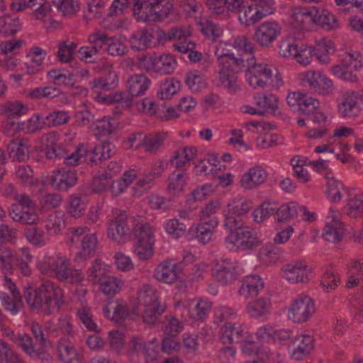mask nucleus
I'll return each instance as SVG.
<instances>
[{"label": "nucleus", "mask_w": 363, "mask_h": 363, "mask_svg": "<svg viewBox=\"0 0 363 363\" xmlns=\"http://www.w3.org/2000/svg\"><path fill=\"white\" fill-rule=\"evenodd\" d=\"M272 215L276 216V205L272 203L261 204L252 213L254 220L257 223H262Z\"/></svg>", "instance_id": "obj_58"}, {"label": "nucleus", "mask_w": 363, "mask_h": 363, "mask_svg": "<svg viewBox=\"0 0 363 363\" xmlns=\"http://www.w3.org/2000/svg\"><path fill=\"white\" fill-rule=\"evenodd\" d=\"M358 94L354 91H347L342 95V100L337 106V111L343 118H354L359 113Z\"/></svg>", "instance_id": "obj_17"}, {"label": "nucleus", "mask_w": 363, "mask_h": 363, "mask_svg": "<svg viewBox=\"0 0 363 363\" xmlns=\"http://www.w3.org/2000/svg\"><path fill=\"white\" fill-rule=\"evenodd\" d=\"M154 277L159 281L172 284L178 279V266L171 261L160 263L154 271Z\"/></svg>", "instance_id": "obj_19"}, {"label": "nucleus", "mask_w": 363, "mask_h": 363, "mask_svg": "<svg viewBox=\"0 0 363 363\" xmlns=\"http://www.w3.org/2000/svg\"><path fill=\"white\" fill-rule=\"evenodd\" d=\"M184 328L183 324L174 316L166 315L164 320V332L169 336H177Z\"/></svg>", "instance_id": "obj_63"}, {"label": "nucleus", "mask_w": 363, "mask_h": 363, "mask_svg": "<svg viewBox=\"0 0 363 363\" xmlns=\"http://www.w3.org/2000/svg\"><path fill=\"white\" fill-rule=\"evenodd\" d=\"M47 55L45 50L38 46L31 48L27 54L30 62L26 63V73L34 74L43 69L44 60Z\"/></svg>", "instance_id": "obj_21"}, {"label": "nucleus", "mask_w": 363, "mask_h": 363, "mask_svg": "<svg viewBox=\"0 0 363 363\" xmlns=\"http://www.w3.org/2000/svg\"><path fill=\"white\" fill-rule=\"evenodd\" d=\"M53 5L64 16L72 18L79 11V4L75 0H52Z\"/></svg>", "instance_id": "obj_44"}, {"label": "nucleus", "mask_w": 363, "mask_h": 363, "mask_svg": "<svg viewBox=\"0 0 363 363\" xmlns=\"http://www.w3.org/2000/svg\"><path fill=\"white\" fill-rule=\"evenodd\" d=\"M159 302V294L157 290L149 284L143 285L138 293V307L156 304Z\"/></svg>", "instance_id": "obj_32"}, {"label": "nucleus", "mask_w": 363, "mask_h": 363, "mask_svg": "<svg viewBox=\"0 0 363 363\" xmlns=\"http://www.w3.org/2000/svg\"><path fill=\"white\" fill-rule=\"evenodd\" d=\"M21 27L18 18H11L9 16L0 17V35L3 37L15 35Z\"/></svg>", "instance_id": "obj_41"}, {"label": "nucleus", "mask_w": 363, "mask_h": 363, "mask_svg": "<svg viewBox=\"0 0 363 363\" xmlns=\"http://www.w3.org/2000/svg\"><path fill=\"white\" fill-rule=\"evenodd\" d=\"M121 281L117 278L111 276H106L100 284V290L106 295H114L119 292L121 287Z\"/></svg>", "instance_id": "obj_55"}, {"label": "nucleus", "mask_w": 363, "mask_h": 363, "mask_svg": "<svg viewBox=\"0 0 363 363\" xmlns=\"http://www.w3.org/2000/svg\"><path fill=\"white\" fill-rule=\"evenodd\" d=\"M5 284L11 293V296H6L4 297V306L5 309L9 311L12 314H16L18 311V308L22 305V297L18 290H16V285L11 280L5 277Z\"/></svg>", "instance_id": "obj_24"}, {"label": "nucleus", "mask_w": 363, "mask_h": 363, "mask_svg": "<svg viewBox=\"0 0 363 363\" xmlns=\"http://www.w3.org/2000/svg\"><path fill=\"white\" fill-rule=\"evenodd\" d=\"M217 162L215 156L212 155L211 159L201 160L195 166L196 174L198 175H208L209 174L217 173L220 171V167L217 168L216 164L214 163Z\"/></svg>", "instance_id": "obj_52"}, {"label": "nucleus", "mask_w": 363, "mask_h": 363, "mask_svg": "<svg viewBox=\"0 0 363 363\" xmlns=\"http://www.w3.org/2000/svg\"><path fill=\"white\" fill-rule=\"evenodd\" d=\"M130 233L128 216L125 211L121 212L108 223V236L117 244L126 242L130 238Z\"/></svg>", "instance_id": "obj_7"}, {"label": "nucleus", "mask_w": 363, "mask_h": 363, "mask_svg": "<svg viewBox=\"0 0 363 363\" xmlns=\"http://www.w3.org/2000/svg\"><path fill=\"white\" fill-rule=\"evenodd\" d=\"M9 157L13 160L26 161L28 158V147L21 138L12 140L7 146Z\"/></svg>", "instance_id": "obj_29"}, {"label": "nucleus", "mask_w": 363, "mask_h": 363, "mask_svg": "<svg viewBox=\"0 0 363 363\" xmlns=\"http://www.w3.org/2000/svg\"><path fill=\"white\" fill-rule=\"evenodd\" d=\"M250 208V203L245 201L228 204L223 222L224 229L231 230L235 226L244 225L243 218L247 216Z\"/></svg>", "instance_id": "obj_10"}, {"label": "nucleus", "mask_w": 363, "mask_h": 363, "mask_svg": "<svg viewBox=\"0 0 363 363\" xmlns=\"http://www.w3.org/2000/svg\"><path fill=\"white\" fill-rule=\"evenodd\" d=\"M167 138V133L164 132L157 133L155 135H146L145 142V150L151 153L156 152L157 150L163 145Z\"/></svg>", "instance_id": "obj_59"}, {"label": "nucleus", "mask_w": 363, "mask_h": 363, "mask_svg": "<svg viewBox=\"0 0 363 363\" xmlns=\"http://www.w3.org/2000/svg\"><path fill=\"white\" fill-rule=\"evenodd\" d=\"M294 343L297 345L291 354V357L296 361L307 356L313 348V338L309 335L296 337Z\"/></svg>", "instance_id": "obj_28"}, {"label": "nucleus", "mask_w": 363, "mask_h": 363, "mask_svg": "<svg viewBox=\"0 0 363 363\" xmlns=\"http://www.w3.org/2000/svg\"><path fill=\"white\" fill-rule=\"evenodd\" d=\"M25 230V235L29 242L35 246L41 247L45 245V235L43 230L32 225Z\"/></svg>", "instance_id": "obj_56"}, {"label": "nucleus", "mask_w": 363, "mask_h": 363, "mask_svg": "<svg viewBox=\"0 0 363 363\" xmlns=\"http://www.w3.org/2000/svg\"><path fill=\"white\" fill-rule=\"evenodd\" d=\"M27 8L31 9L36 13V18L42 20L51 11L50 3L45 0H17L11 4V10L19 12Z\"/></svg>", "instance_id": "obj_14"}, {"label": "nucleus", "mask_w": 363, "mask_h": 363, "mask_svg": "<svg viewBox=\"0 0 363 363\" xmlns=\"http://www.w3.org/2000/svg\"><path fill=\"white\" fill-rule=\"evenodd\" d=\"M21 257L16 255L12 264V268L15 267L20 271L24 276H28L30 274L29 262L32 259V255H30L26 248L21 249Z\"/></svg>", "instance_id": "obj_47"}, {"label": "nucleus", "mask_w": 363, "mask_h": 363, "mask_svg": "<svg viewBox=\"0 0 363 363\" xmlns=\"http://www.w3.org/2000/svg\"><path fill=\"white\" fill-rule=\"evenodd\" d=\"M233 47L242 51L240 57H235L233 53H219L216 51L220 62L221 67L218 72L220 86L235 93L239 89L238 73L245 70V78L254 89H278L283 84L281 76L277 70L273 73L269 65L257 63L254 56L255 45L245 35L238 36Z\"/></svg>", "instance_id": "obj_1"}, {"label": "nucleus", "mask_w": 363, "mask_h": 363, "mask_svg": "<svg viewBox=\"0 0 363 363\" xmlns=\"http://www.w3.org/2000/svg\"><path fill=\"white\" fill-rule=\"evenodd\" d=\"M267 177V173L261 167H252L242 177L240 184L246 189H251L263 184Z\"/></svg>", "instance_id": "obj_23"}, {"label": "nucleus", "mask_w": 363, "mask_h": 363, "mask_svg": "<svg viewBox=\"0 0 363 363\" xmlns=\"http://www.w3.org/2000/svg\"><path fill=\"white\" fill-rule=\"evenodd\" d=\"M137 242L143 243H155L153 231L149 223L142 221L137 222L133 229Z\"/></svg>", "instance_id": "obj_33"}, {"label": "nucleus", "mask_w": 363, "mask_h": 363, "mask_svg": "<svg viewBox=\"0 0 363 363\" xmlns=\"http://www.w3.org/2000/svg\"><path fill=\"white\" fill-rule=\"evenodd\" d=\"M118 85V76L114 72H109L103 77L94 79L90 82V86L95 92L101 91H111Z\"/></svg>", "instance_id": "obj_31"}, {"label": "nucleus", "mask_w": 363, "mask_h": 363, "mask_svg": "<svg viewBox=\"0 0 363 363\" xmlns=\"http://www.w3.org/2000/svg\"><path fill=\"white\" fill-rule=\"evenodd\" d=\"M315 7L310 9H296L292 13V18L298 26L305 27L306 26L314 23Z\"/></svg>", "instance_id": "obj_54"}, {"label": "nucleus", "mask_w": 363, "mask_h": 363, "mask_svg": "<svg viewBox=\"0 0 363 363\" xmlns=\"http://www.w3.org/2000/svg\"><path fill=\"white\" fill-rule=\"evenodd\" d=\"M18 203L12 204L8 210L11 219L23 225H35L39 220L36 204L30 196L24 194L16 196Z\"/></svg>", "instance_id": "obj_5"}, {"label": "nucleus", "mask_w": 363, "mask_h": 363, "mask_svg": "<svg viewBox=\"0 0 363 363\" xmlns=\"http://www.w3.org/2000/svg\"><path fill=\"white\" fill-rule=\"evenodd\" d=\"M152 39V33L147 28H143L131 33L128 41L133 50L144 51L150 47Z\"/></svg>", "instance_id": "obj_25"}, {"label": "nucleus", "mask_w": 363, "mask_h": 363, "mask_svg": "<svg viewBox=\"0 0 363 363\" xmlns=\"http://www.w3.org/2000/svg\"><path fill=\"white\" fill-rule=\"evenodd\" d=\"M212 305L208 300L201 299L193 308H189V315L194 320H204L208 315Z\"/></svg>", "instance_id": "obj_51"}, {"label": "nucleus", "mask_w": 363, "mask_h": 363, "mask_svg": "<svg viewBox=\"0 0 363 363\" xmlns=\"http://www.w3.org/2000/svg\"><path fill=\"white\" fill-rule=\"evenodd\" d=\"M196 152L194 147H184L177 150L170 160L171 164L174 165L177 168H182L194 159Z\"/></svg>", "instance_id": "obj_34"}, {"label": "nucleus", "mask_w": 363, "mask_h": 363, "mask_svg": "<svg viewBox=\"0 0 363 363\" xmlns=\"http://www.w3.org/2000/svg\"><path fill=\"white\" fill-rule=\"evenodd\" d=\"M284 277L292 283L304 282L308 280L305 268L288 264L284 269Z\"/></svg>", "instance_id": "obj_46"}, {"label": "nucleus", "mask_w": 363, "mask_h": 363, "mask_svg": "<svg viewBox=\"0 0 363 363\" xmlns=\"http://www.w3.org/2000/svg\"><path fill=\"white\" fill-rule=\"evenodd\" d=\"M46 229L49 233L58 234L65 226V214L62 211H55L50 214L46 221Z\"/></svg>", "instance_id": "obj_39"}, {"label": "nucleus", "mask_w": 363, "mask_h": 363, "mask_svg": "<svg viewBox=\"0 0 363 363\" xmlns=\"http://www.w3.org/2000/svg\"><path fill=\"white\" fill-rule=\"evenodd\" d=\"M86 203L79 196L72 195L69 198L67 212L74 218H79L84 214Z\"/></svg>", "instance_id": "obj_57"}, {"label": "nucleus", "mask_w": 363, "mask_h": 363, "mask_svg": "<svg viewBox=\"0 0 363 363\" xmlns=\"http://www.w3.org/2000/svg\"><path fill=\"white\" fill-rule=\"evenodd\" d=\"M48 159L63 160V163L68 166H76L79 164L84 157L83 149L78 147L74 152L69 153L68 151L63 148L58 150L57 154L53 150L48 152Z\"/></svg>", "instance_id": "obj_26"}, {"label": "nucleus", "mask_w": 363, "mask_h": 363, "mask_svg": "<svg viewBox=\"0 0 363 363\" xmlns=\"http://www.w3.org/2000/svg\"><path fill=\"white\" fill-rule=\"evenodd\" d=\"M76 172L70 169L61 168L55 171L51 176L52 186L59 191H67L77 182Z\"/></svg>", "instance_id": "obj_16"}, {"label": "nucleus", "mask_w": 363, "mask_h": 363, "mask_svg": "<svg viewBox=\"0 0 363 363\" xmlns=\"http://www.w3.org/2000/svg\"><path fill=\"white\" fill-rule=\"evenodd\" d=\"M242 335V328L240 326L235 327L230 323H225L221 328V340L224 344L238 342Z\"/></svg>", "instance_id": "obj_36"}, {"label": "nucleus", "mask_w": 363, "mask_h": 363, "mask_svg": "<svg viewBox=\"0 0 363 363\" xmlns=\"http://www.w3.org/2000/svg\"><path fill=\"white\" fill-rule=\"evenodd\" d=\"M297 216H301L307 221H312L315 218L314 213L308 212L305 206H301L296 202L283 204L279 208L276 207L275 220L278 223L286 221Z\"/></svg>", "instance_id": "obj_12"}, {"label": "nucleus", "mask_w": 363, "mask_h": 363, "mask_svg": "<svg viewBox=\"0 0 363 363\" xmlns=\"http://www.w3.org/2000/svg\"><path fill=\"white\" fill-rule=\"evenodd\" d=\"M176 60L171 55H162L157 57L156 72L169 74L172 73L176 67Z\"/></svg>", "instance_id": "obj_53"}, {"label": "nucleus", "mask_w": 363, "mask_h": 363, "mask_svg": "<svg viewBox=\"0 0 363 363\" xmlns=\"http://www.w3.org/2000/svg\"><path fill=\"white\" fill-rule=\"evenodd\" d=\"M315 311L313 299L308 296H301L293 301L288 315L293 322L301 323L308 320Z\"/></svg>", "instance_id": "obj_8"}, {"label": "nucleus", "mask_w": 363, "mask_h": 363, "mask_svg": "<svg viewBox=\"0 0 363 363\" xmlns=\"http://www.w3.org/2000/svg\"><path fill=\"white\" fill-rule=\"evenodd\" d=\"M137 310L138 313H141L144 323L150 325H153L161 314L165 311L166 306L157 303L156 304L137 308Z\"/></svg>", "instance_id": "obj_30"}, {"label": "nucleus", "mask_w": 363, "mask_h": 363, "mask_svg": "<svg viewBox=\"0 0 363 363\" xmlns=\"http://www.w3.org/2000/svg\"><path fill=\"white\" fill-rule=\"evenodd\" d=\"M331 70L335 76L350 82L357 81V77L353 73V70L350 69L343 62L340 65H334L331 67Z\"/></svg>", "instance_id": "obj_64"}, {"label": "nucleus", "mask_w": 363, "mask_h": 363, "mask_svg": "<svg viewBox=\"0 0 363 363\" xmlns=\"http://www.w3.org/2000/svg\"><path fill=\"white\" fill-rule=\"evenodd\" d=\"M314 23L318 24L328 30L338 27V22L335 15L327 11H320L315 7Z\"/></svg>", "instance_id": "obj_40"}, {"label": "nucleus", "mask_w": 363, "mask_h": 363, "mask_svg": "<svg viewBox=\"0 0 363 363\" xmlns=\"http://www.w3.org/2000/svg\"><path fill=\"white\" fill-rule=\"evenodd\" d=\"M225 230L229 233L225 241L240 250H253L261 244L255 230L249 226L241 225Z\"/></svg>", "instance_id": "obj_6"}, {"label": "nucleus", "mask_w": 363, "mask_h": 363, "mask_svg": "<svg viewBox=\"0 0 363 363\" xmlns=\"http://www.w3.org/2000/svg\"><path fill=\"white\" fill-rule=\"evenodd\" d=\"M105 50L113 56H123L126 53L127 48L115 36L108 35Z\"/></svg>", "instance_id": "obj_62"}, {"label": "nucleus", "mask_w": 363, "mask_h": 363, "mask_svg": "<svg viewBox=\"0 0 363 363\" xmlns=\"http://www.w3.org/2000/svg\"><path fill=\"white\" fill-rule=\"evenodd\" d=\"M218 223V219L213 218L208 221H201L200 224L192 225L189 230V239L191 240L194 237L203 245L208 243L212 238L213 230Z\"/></svg>", "instance_id": "obj_15"}, {"label": "nucleus", "mask_w": 363, "mask_h": 363, "mask_svg": "<svg viewBox=\"0 0 363 363\" xmlns=\"http://www.w3.org/2000/svg\"><path fill=\"white\" fill-rule=\"evenodd\" d=\"M267 14L269 13L263 11L262 9L259 11L257 6L243 4L238 13V18L242 24H245L246 26H250L260 21Z\"/></svg>", "instance_id": "obj_27"}, {"label": "nucleus", "mask_w": 363, "mask_h": 363, "mask_svg": "<svg viewBox=\"0 0 363 363\" xmlns=\"http://www.w3.org/2000/svg\"><path fill=\"white\" fill-rule=\"evenodd\" d=\"M107 276L105 266L99 259H95L88 269L87 279L94 284H99Z\"/></svg>", "instance_id": "obj_50"}, {"label": "nucleus", "mask_w": 363, "mask_h": 363, "mask_svg": "<svg viewBox=\"0 0 363 363\" xmlns=\"http://www.w3.org/2000/svg\"><path fill=\"white\" fill-rule=\"evenodd\" d=\"M26 111L27 108L18 101H8L1 106V114L8 119L19 118Z\"/></svg>", "instance_id": "obj_45"}, {"label": "nucleus", "mask_w": 363, "mask_h": 363, "mask_svg": "<svg viewBox=\"0 0 363 363\" xmlns=\"http://www.w3.org/2000/svg\"><path fill=\"white\" fill-rule=\"evenodd\" d=\"M41 273L55 277L61 282L78 284L84 279L80 269L71 268L69 259L61 255L45 257L38 264Z\"/></svg>", "instance_id": "obj_3"}, {"label": "nucleus", "mask_w": 363, "mask_h": 363, "mask_svg": "<svg viewBox=\"0 0 363 363\" xmlns=\"http://www.w3.org/2000/svg\"><path fill=\"white\" fill-rule=\"evenodd\" d=\"M62 296V291L50 281H44L38 288L29 286L24 290V298L30 308L46 315L59 310Z\"/></svg>", "instance_id": "obj_2"}, {"label": "nucleus", "mask_w": 363, "mask_h": 363, "mask_svg": "<svg viewBox=\"0 0 363 363\" xmlns=\"http://www.w3.org/2000/svg\"><path fill=\"white\" fill-rule=\"evenodd\" d=\"M301 80L303 86L318 94L328 95L334 90L332 80L320 72L310 70L303 73Z\"/></svg>", "instance_id": "obj_9"}, {"label": "nucleus", "mask_w": 363, "mask_h": 363, "mask_svg": "<svg viewBox=\"0 0 363 363\" xmlns=\"http://www.w3.org/2000/svg\"><path fill=\"white\" fill-rule=\"evenodd\" d=\"M77 44L69 40L63 41L58 45L57 57L62 63H67L72 60Z\"/></svg>", "instance_id": "obj_43"}, {"label": "nucleus", "mask_w": 363, "mask_h": 363, "mask_svg": "<svg viewBox=\"0 0 363 363\" xmlns=\"http://www.w3.org/2000/svg\"><path fill=\"white\" fill-rule=\"evenodd\" d=\"M180 86V82L173 78L165 80L160 84L159 94L161 96V99H169L179 90Z\"/></svg>", "instance_id": "obj_61"}, {"label": "nucleus", "mask_w": 363, "mask_h": 363, "mask_svg": "<svg viewBox=\"0 0 363 363\" xmlns=\"http://www.w3.org/2000/svg\"><path fill=\"white\" fill-rule=\"evenodd\" d=\"M315 55H318L315 48L301 43L298 46L297 53L295 55L294 58L299 64L307 65Z\"/></svg>", "instance_id": "obj_60"}, {"label": "nucleus", "mask_w": 363, "mask_h": 363, "mask_svg": "<svg viewBox=\"0 0 363 363\" xmlns=\"http://www.w3.org/2000/svg\"><path fill=\"white\" fill-rule=\"evenodd\" d=\"M186 184V177L183 172H174L169 177L168 191L173 194L182 192Z\"/></svg>", "instance_id": "obj_48"}, {"label": "nucleus", "mask_w": 363, "mask_h": 363, "mask_svg": "<svg viewBox=\"0 0 363 363\" xmlns=\"http://www.w3.org/2000/svg\"><path fill=\"white\" fill-rule=\"evenodd\" d=\"M270 302L267 298H259L249 302L246 306L247 313L253 318L262 317L267 313Z\"/></svg>", "instance_id": "obj_42"}, {"label": "nucleus", "mask_w": 363, "mask_h": 363, "mask_svg": "<svg viewBox=\"0 0 363 363\" xmlns=\"http://www.w3.org/2000/svg\"><path fill=\"white\" fill-rule=\"evenodd\" d=\"M150 79L144 74H133L127 80V91L131 97L143 95L149 89Z\"/></svg>", "instance_id": "obj_20"}, {"label": "nucleus", "mask_w": 363, "mask_h": 363, "mask_svg": "<svg viewBox=\"0 0 363 363\" xmlns=\"http://www.w3.org/2000/svg\"><path fill=\"white\" fill-rule=\"evenodd\" d=\"M184 82L192 91H198L206 86L203 75L198 70L187 72Z\"/></svg>", "instance_id": "obj_49"}, {"label": "nucleus", "mask_w": 363, "mask_h": 363, "mask_svg": "<svg viewBox=\"0 0 363 363\" xmlns=\"http://www.w3.org/2000/svg\"><path fill=\"white\" fill-rule=\"evenodd\" d=\"M281 28L275 22H264L255 30L254 40L262 47L268 48L280 35Z\"/></svg>", "instance_id": "obj_13"}, {"label": "nucleus", "mask_w": 363, "mask_h": 363, "mask_svg": "<svg viewBox=\"0 0 363 363\" xmlns=\"http://www.w3.org/2000/svg\"><path fill=\"white\" fill-rule=\"evenodd\" d=\"M11 340L29 357L35 350L32 337L27 333H14L11 332Z\"/></svg>", "instance_id": "obj_38"}, {"label": "nucleus", "mask_w": 363, "mask_h": 363, "mask_svg": "<svg viewBox=\"0 0 363 363\" xmlns=\"http://www.w3.org/2000/svg\"><path fill=\"white\" fill-rule=\"evenodd\" d=\"M237 264L228 259H223L212 269V276L222 285H230L235 281L240 274Z\"/></svg>", "instance_id": "obj_11"}, {"label": "nucleus", "mask_w": 363, "mask_h": 363, "mask_svg": "<svg viewBox=\"0 0 363 363\" xmlns=\"http://www.w3.org/2000/svg\"><path fill=\"white\" fill-rule=\"evenodd\" d=\"M264 288L262 279L257 275L246 276L241 281L239 288V295L246 299L254 298Z\"/></svg>", "instance_id": "obj_18"}, {"label": "nucleus", "mask_w": 363, "mask_h": 363, "mask_svg": "<svg viewBox=\"0 0 363 363\" xmlns=\"http://www.w3.org/2000/svg\"><path fill=\"white\" fill-rule=\"evenodd\" d=\"M57 350L63 363H82V356L72 345L60 342Z\"/></svg>", "instance_id": "obj_35"}, {"label": "nucleus", "mask_w": 363, "mask_h": 363, "mask_svg": "<svg viewBox=\"0 0 363 363\" xmlns=\"http://www.w3.org/2000/svg\"><path fill=\"white\" fill-rule=\"evenodd\" d=\"M344 233L345 229L337 216L331 215V220L327 222L323 229V238L328 242L336 243L342 240Z\"/></svg>", "instance_id": "obj_22"}, {"label": "nucleus", "mask_w": 363, "mask_h": 363, "mask_svg": "<svg viewBox=\"0 0 363 363\" xmlns=\"http://www.w3.org/2000/svg\"><path fill=\"white\" fill-rule=\"evenodd\" d=\"M97 244V238L95 234H86L81 240V249L77 252V257L82 259H86L94 254Z\"/></svg>", "instance_id": "obj_37"}, {"label": "nucleus", "mask_w": 363, "mask_h": 363, "mask_svg": "<svg viewBox=\"0 0 363 363\" xmlns=\"http://www.w3.org/2000/svg\"><path fill=\"white\" fill-rule=\"evenodd\" d=\"M172 9L169 0H134L133 12L138 21H157L166 18Z\"/></svg>", "instance_id": "obj_4"}]
</instances>
